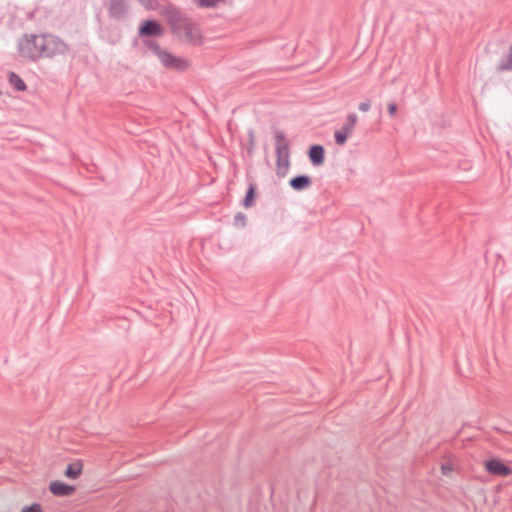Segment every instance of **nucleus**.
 <instances>
[{"instance_id": "nucleus-11", "label": "nucleus", "mask_w": 512, "mask_h": 512, "mask_svg": "<svg viewBox=\"0 0 512 512\" xmlns=\"http://www.w3.org/2000/svg\"><path fill=\"white\" fill-rule=\"evenodd\" d=\"M325 151L321 145H314L309 150V158L313 165L320 166L324 162Z\"/></svg>"}, {"instance_id": "nucleus-12", "label": "nucleus", "mask_w": 512, "mask_h": 512, "mask_svg": "<svg viewBox=\"0 0 512 512\" xmlns=\"http://www.w3.org/2000/svg\"><path fill=\"white\" fill-rule=\"evenodd\" d=\"M311 184V178L306 175L297 176L290 180V186L296 191L306 190Z\"/></svg>"}, {"instance_id": "nucleus-9", "label": "nucleus", "mask_w": 512, "mask_h": 512, "mask_svg": "<svg viewBox=\"0 0 512 512\" xmlns=\"http://www.w3.org/2000/svg\"><path fill=\"white\" fill-rule=\"evenodd\" d=\"M50 492L55 496H69L75 492L72 485H68L61 481H53L49 485Z\"/></svg>"}, {"instance_id": "nucleus-10", "label": "nucleus", "mask_w": 512, "mask_h": 512, "mask_svg": "<svg viewBox=\"0 0 512 512\" xmlns=\"http://www.w3.org/2000/svg\"><path fill=\"white\" fill-rule=\"evenodd\" d=\"M162 33L161 25L154 20L145 21L139 28V35L141 36H159L162 35Z\"/></svg>"}, {"instance_id": "nucleus-23", "label": "nucleus", "mask_w": 512, "mask_h": 512, "mask_svg": "<svg viewBox=\"0 0 512 512\" xmlns=\"http://www.w3.org/2000/svg\"><path fill=\"white\" fill-rule=\"evenodd\" d=\"M249 137H250V144H251V147L249 148V152H251L253 149V132L252 131L249 132Z\"/></svg>"}, {"instance_id": "nucleus-20", "label": "nucleus", "mask_w": 512, "mask_h": 512, "mask_svg": "<svg viewBox=\"0 0 512 512\" xmlns=\"http://www.w3.org/2000/svg\"><path fill=\"white\" fill-rule=\"evenodd\" d=\"M398 107L394 102L388 103V113L391 117H395L397 113Z\"/></svg>"}, {"instance_id": "nucleus-15", "label": "nucleus", "mask_w": 512, "mask_h": 512, "mask_svg": "<svg viewBox=\"0 0 512 512\" xmlns=\"http://www.w3.org/2000/svg\"><path fill=\"white\" fill-rule=\"evenodd\" d=\"M254 197H255V186L250 185L247 190L246 196L243 200V206L245 208L252 207L254 205Z\"/></svg>"}, {"instance_id": "nucleus-16", "label": "nucleus", "mask_w": 512, "mask_h": 512, "mask_svg": "<svg viewBox=\"0 0 512 512\" xmlns=\"http://www.w3.org/2000/svg\"><path fill=\"white\" fill-rule=\"evenodd\" d=\"M246 225V216L239 212L234 217V226L237 228H243Z\"/></svg>"}, {"instance_id": "nucleus-22", "label": "nucleus", "mask_w": 512, "mask_h": 512, "mask_svg": "<svg viewBox=\"0 0 512 512\" xmlns=\"http://www.w3.org/2000/svg\"><path fill=\"white\" fill-rule=\"evenodd\" d=\"M441 470H442V473H443L444 475H447L449 472H451V471H452V467H451V465H450V464H443V465L441 466Z\"/></svg>"}, {"instance_id": "nucleus-4", "label": "nucleus", "mask_w": 512, "mask_h": 512, "mask_svg": "<svg viewBox=\"0 0 512 512\" xmlns=\"http://www.w3.org/2000/svg\"><path fill=\"white\" fill-rule=\"evenodd\" d=\"M42 40V57H53L58 54H64L67 50L66 44L58 37L42 35Z\"/></svg>"}, {"instance_id": "nucleus-21", "label": "nucleus", "mask_w": 512, "mask_h": 512, "mask_svg": "<svg viewBox=\"0 0 512 512\" xmlns=\"http://www.w3.org/2000/svg\"><path fill=\"white\" fill-rule=\"evenodd\" d=\"M370 107H371V103L369 100H367V101L360 103L358 108L362 112H367V111H369Z\"/></svg>"}, {"instance_id": "nucleus-3", "label": "nucleus", "mask_w": 512, "mask_h": 512, "mask_svg": "<svg viewBox=\"0 0 512 512\" xmlns=\"http://www.w3.org/2000/svg\"><path fill=\"white\" fill-rule=\"evenodd\" d=\"M277 174L285 176L289 168V145L283 133L276 134Z\"/></svg>"}, {"instance_id": "nucleus-19", "label": "nucleus", "mask_w": 512, "mask_h": 512, "mask_svg": "<svg viewBox=\"0 0 512 512\" xmlns=\"http://www.w3.org/2000/svg\"><path fill=\"white\" fill-rule=\"evenodd\" d=\"M21 512H43L42 507L38 503H33L30 506H25Z\"/></svg>"}, {"instance_id": "nucleus-5", "label": "nucleus", "mask_w": 512, "mask_h": 512, "mask_svg": "<svg viewBox=\"0 0 512 512\" xmlns=\"http://www.w3.org/2000/svg\"><path fill=\"white\" fill-rule=\"evenodd\" d=\"M180 35L185 41L193 45H200L203 43L202 31L196 23L190 21L183 22L180 28Z\"/></svg>"}, {"instance_id": "nucleus-8", "label": "nucleus", "mask_w": 512, "mask_h": 512, "mask_svg": "<svg viewBox=\"0 0 512 512\" xmlns=\"http://www.w3.org/2000/svg\"><path fill=\"white\" fill-rule=\"evenodd\" d=\"M108 10L113 18L121 19L127 13L128 6L125 0H109Z\"/></svg>"}, {"instance_id": "nucleus-14", "label": "nucleus", "mask_w": 512, "mask_h": 512, "mask_svg": "<svg viewBox=\"0 0 512 512\" xmlns=\"http://www.w3.org/2000/svg\"><path fill=\"white\" fill-rule=\"evenodd\" d=\"M9 82L18 91H24L26 89L24 81L14 73L10 75Z\"/></svg>"}, {"instance_id": "nucleus-18", "label": "nucleus", "mask_w": 512, "mask_h": 512, "mask_svg": "<svg viewBox=\"0 0 512 512\" xmlns=\"http://www.w3.org/2000/svg\"><path fill=\"white\" fill-rule=\"evenodd\" d=\"M225 0H197L200 6L214 7Z\"/></svg>"}, {"instance_id": "nucleus-13", "label": "nucleus", "mask_w": 512, "mask_h": 512, "mask_svg": "<svg viewBox=\"0 0 512 512\" xmlns=\"http://www.w3.org/2000/svg\"><path fill=\"white\" fill-rule=\"evenodd\" d=\"M83 470V464L81 461H75L70 463L64 472V475L69 479H77Z\"/></svg>"}, {"instance_id": "nucleus-17", "label": "nucleus", "mask_w": 512, "mask_h": 512, "mask_svg": "<svg viewBox=\"0 0 512 512\" xmlns=\"http://www.w3.org/2000/svg\"><path fill=\"white\" fill-rule=\"evenodd\" d=\"M499 69L500 70H512V48L510 49L509 51V54L507 56V59L504 60L500 66H499Z\"/></svg>"}, {"instance_id": "nucleus-7", "label": "nucleus", "mask_w": 512, "mask_h": 512, "mask_svg": "<svg viewBox=\"0 0 512 512\" xmlns=\"http://www.w3.org/2000/svg\"><path fill=\"white\" fill-rule=\"evenodd\" d=\"M485 468L490 474L493 475L509 476L512 474V469L497 459L486 461Z\"/></svg>"}, {"instance_id": "nucleus-2", "label": "nucleus", "mask_w": 512, "mask_h": 512, "mask_svg": "<svg viewBox=\"0 0 512 512\" xmlns=\"http://www.w3.org/2000/svg\"><path fill=\"white\" fill-rule=\"evenodd\" d=\"M42 35H27L19 44V52L23 58L36 60L42 57Z\"/></svg>"}, {"instance_id": "nucleus-1", "label": "nucleus", "mask_w": 512, "mask_h": 512, "mask_svg": "<svg viewBox=\"0 0 512 512\" xmlns=\"http://www.w3.org/2000/svg\"><path fill=\"white\" fill-rule=\"evenodd\" d=\"M151 50L158 58L160 63L169 70L185 71L189 68V61L183 57L176 56L169 51L160 48L157 45H151Z\"/></svg>"}, {"instance_id": "nucleus-6", "label": "nucleus", "mask_w": 512, "mask_h": 512, "mask_svg": "<svg viewBox=\"0 0 512 512\" xmlns=\"http://www.w3.org/2000/svg\"><path fill=\"white\" fill-rule=\"evenodd\" d=\"M357 120L358 117L355 113L347 115L346 122L334 133L335 141L338 145L342 146L346 143L347 139L353 133Z\"/></svg>"}]
</instances>
